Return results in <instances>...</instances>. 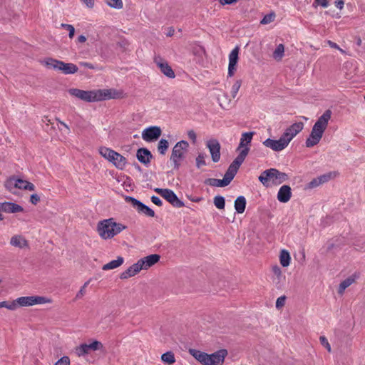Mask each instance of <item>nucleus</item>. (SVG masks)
Masks as SVG:
<instances>
[{
    "mask_svg": "<svg viewBox=\"0 0 365 365\" xmlns=\"http://www.w3.org/2000/svg\"><path fill=\"white\" fill-rule=\"evenodd\" d=\"M68 93L77 99L88 103L114 99L120 97L119 92L114 89L84 91L71 88L68 90Z\"/></svg>",
    "mask_w": 365,
    "mask_h": 365,
    "instance_id": "1",
    "label": "nucleus"
},
{
    "mask_svg": "<svg viewBox=\"0 0 365 365\" xmlns=\"http://www.w3.org/2000/svg\"><path fill=\"white\" fill-rule=\"evenodd\" d=\"M331 114V110L328 109L325 110L324 113L317 119L312 128L309 137L305 141V145L307 148H312L320 142L323 134L328 126Z\"/></svg>",
    "mask_w": 365,
    "mask_h": 365,
    "instance_id": "2",
    "label": "nucleus"
},
{
    "mask_svg": "<svg viewBox=\"0 0 365 365\" xmlns=\"http://www.w3.org/2000/svg\"><path fill=\"white\" fill-rule=\"evenodd\" d=\"M160 255L157 254L150 255L140 258L136 263L130 266L128 269L120 273L121 279H128L138 274L141 270H146L153 266L160 260Z\"/></svg>",
    "mask_w": 365,
    "mask_h": 365,
    "instance_id": "3",
    "label": "nucleus"
},
{
    "mask_svg": "<svg viewBox=\"0 0 365 365\" xmlns=\"http://www.w3.org/2000/svg\"><path fill=\"white\" fill-rule=\"evenodd\" d=\"M189 354L202 365H222L227 355L226 349H220L211 354L195 349H190Z\"/></svg>",
    "mask_w": 365,
    "mask_h": 365,
    "instance_id": "4",
    "label": "nucleus"
},
{
    "mask_svg": "<svg viewBox=\"0 0 365 365\" xmlns=\"http://www.w3.org/2000/svg\"><path fill=\"white\" fill-rule=\"evenodd\" d=\"M126 228L121 223L116 222L114 219L109 218L102 220L98 224V232L100 237L104 240H108L117 235Z\"/></svg>",
    "mask_w": 365,
    "mask_h": 365,
    "instance_id": "5",
    "label": "nucleus"
},
{
    "mask_svg": "<svg viewBox=\"0 0 365 365\" xmlns=\"http://www.w3.org/2000/svg\"><path fill=\"white\" fill-rule=\"evenodd\" d=\"M254 132L243 133L240 140V144L237 148L238 155L232 163L234 165L240 168L248 155Z\"/></svg>",
    "mask_w": 365,
    "mask_h": 365,
    "instance_id": "6",
    "label": "nucleus"
},
{
    "mask_svg": "<svg viewBox=\"0 0 365 365\" xmlns=\"http://www.w3.org/2000/svg\"><path fill=\"white\" fill-rule=\"evenodd\" d=\"M100 155L111 163L116 168L123 170L127 164V160L120 153L107 147H100Z\"/></svg>",
    "mask_w": 365,
    "mask_h": 365,
    "instance_id": "7",
    "label": "nucleus"
},
{
    "mask_svg": "<svg viewBox=\"0 0 365 365\" xmlns=\"http://www.w3.org/2000/svg\"><path fill=\"white\" fill-rule=\"evenodd\" d=\"M188 147L189 144L185 140H180L173 147L170 156V161L173 162L175 168H179L180 162L185 157Z\"/></svg>",
    "mask_w": 365,
    "mask_h": 365,
    "instance_id": "8",
    "label": "nucleus"
},
{
    "mask_svg": "<svg viewBox=\"0 0 365 365\" xmlns=\"http://www.w3.org/2000/svg\"><path fill=\"white\" fill-rule=\"evenodd\" d=\"M104 346L103 344L94 339L89 340V343H83L75 348V354L78 356H84L91 353V351H102Z\"/></svg>",
    "mask_w": 365,
    "mask_h": 365,
    "instance_id": "9",
    "label": "nucleus"
},
{
    "mask_svg": "<svg viewBox=\"0 0 365 365\" xmlns=\"http://www.w3.org/2000/svg\"><path fill=\"white\" fill-rule=\"evenodd\" d=\"M239 168L234 165L231 163L225 173L223 179H214L210 178L207 180V183H208L211 186L215 187H225L228 185L230 182L233 180Z\"/></svg>",
    "mask_w": 365,
    "mask_h": 365,
    "instance_id": "10",
    "label": "nucleus"
},
{
    "mask_svg": "<svg viewBox=\"0 0 365 365\" xmlns=\"http://www.w3.org/2000/svg\"><path fill=\"white\" fill-rule=\"evenodd\" d=\"M16 302L18 308L19 307H31L36 304L51 303L52 300L50 298L41 296H28L19 297L16 299Z\"/></svg>",
    "mask_w": 365,
    "mask_h": 365,
    "instance_id": "11",
    "label": "nucleus"
},
{
    "mask_svg": "<svg viewBox=\"0 0 365 365\" xmlns=\"http://www.w3.org/2000/svg\"><path fill=\"white\" fill-rule=\"evenodd\" d=\"M154 190L174 207L180 208L184 206V203L178 199L172 190L155 188Z\"/></svg>",
    "mask_w": 365,
    "mask_h": 365,
    "instance_id": "12",
    "label": "nucleus"
},
{
    "mask_svg": "<svg viewBox=\"0 0 365 365\" xmlns=\"http://www.w3.org/2000/svg\"><path fill=\"white\" fill-rule=\"evenodd\" d=\"M304 127L302 122H297L287 128L282 135L286 141L289 144L292 139L299 134Z\"/></svg>",
    "mask_w": 365,
    "mask_h": 365,
    "instance_id": "13",
    "label": "nucleus"
},
{
    "mask_svg": "<svg viewBox=\"0 0 365 365\" xmlns=\"http://www.w3.org/2000/svg\"><path fill=\"white\" fill-rule=\"evenodd\" d=\"M262 144L275 152L282 151L289 145L282 135L278 140L267 138L263 141Z\"/></svg>",
    "mask_w": 365,
    "mask_h": 365,
    "instance_id": "14",
    "label": "nucleus"
},
{
    "mask_svg": "<svg viewBox=\"0 0 365 365\" xmlns=\"http://www.w3.org/2000/svg\"><path fill=\"white\" fill-rule=\"evenodd\" d=\"M162 130L158 126H150L144 129L142 132V138L146 142H153L159 138Z\"/></svg>",
    "mask_w": 365,
    "mask_h": 365,
    "instance_id": "15",
    "label": "nucleus"
},
{
    "mask_svg": "<svg viewBox=\"0 0 365 365\" xmlns=\"http://www.w3.org/2000/svg\"><path fill=\"white\" fill-rule=\"evenodd\" d=\"M206 146L208 148L212 160L217 163L220 159V144L217 139H210L207 141Z\"/></svg>",
    "mask_w": 365,
    "mask_h": 365,
    "instance_id": "16",
    "label": "nucleus"
},
{
    "mask_svg": "<svg viewBox=\"0 0 365 365\" xmlns=\"http://www.w3.org/2000/svg\"><path fill=\"white\" fill-rule=\"evenodd\" d=\"M267 176L269 177L272 183L275 185L282 184L288 178L286 173L274 168L268 169Z\"/></svg>",
    "mask_w": 365,
    "mask_h": 365,
    "instance_id": "17",
    "label": "nucleus"
},
{
    "mask_svg": "<svg viewBox=\"0 0 365 365\" xmlns=\"http://www.w3.org/2000/svg\"><path fill=\"white\" fill-rule=\"evenodd\" d=\"M240 48L236 46L229 54L228 76H232L237 69Z\"/></svg>",
    "mask_w": 365,
    "mask_h": 365,
    "instance_id": "18",
    "label": "nucleus"
},
{
    "mask_svg": "<svg viewBox=\"0 0 365 365\" xmlns=\"http://www.w3.org/2000/svg\"><path fill=\"white\" fill-rule=\"evenodd\" d=\"M129 200L131 202L132 206L140 213L144 214L148 217H154L155 212L147 205H144L139 200L130 197Z\"/></svg>",
    "mask_w": 365,
    "mask_h": 365,
    "instance_id": "19",
    "label": "nucleus"
},
{
    "mask_svg": "<svg viewBox=\"0 0 365 365\" xmlns=\"http://www.w3.org/2000/svg\"><path fill=\"white\" fill-rule=\"evenodd\" d=\"M154 62L165 76L170 78H175V73L166 61L160 57H156L155 58Z\"/></svg>",
    "mask_w": 365,
    "mask_h": 365,
    "instance_id": "20",
    "label": "nucleus"
},
{
    "mask_svg": "<svg viewBox=\"0 0 365 365\" xmlns=\"http://www.w3.org/2000/svg\"><path fill=\"white\" fill-rule=\"evenodd\" d=\"M272 279L274 284L281 286L285 282L286 277L282 272V269L277 264L272 267Z\"/></svg>",
    "mask_w": 365,
    "mask_h": 365,
    "instance_id": "21",
    "label": "nucleus"
},
{
    "mask_svg": "<svg viewBox=\"0 0 365 365\" xmlns=\"http://www.w3.org/2000/svg\"><path fill=\"white\" fill-rule=\"evenodd\" d=\"M10 245L19 249L29 248V242L26 238L21 235H15L10 239Z\"/></svg>",
    "mask_w": 365,
    "mask_h": 365,
    "instance_id": "22",
    "label": "nucleus"
},
{
    "mask_svg": "<svg viewBox=\"0 0 365 365\" xmlns=\"http://www.w3.org/2000/svg\"><path fill=\"white\" fill-rule=\"evenodd\" d=\"M291 197H292L291 187L287 185H282L278 191L277 200L280 202L286 203L290 200Z\"/></svg>",
    "mask_w": 365,
    "mask_h": 365,
    "instance_id": "23",
    "label": "nucleus"
},
{
    "mask_svg": "<svg viewBox=\"0 0 365 365\" xmlns=\"http://www.w3.org/2000/svg\"><path fill=\"white\" fill-rule=\"evenodd\" d=\"M40 63L43 66L48 69H53L56 71H60L61 61H58L52 58H46L40 61Z\"/></svg>",
    "mask_w": 365,
    "mask_h": 365,
    "instance_id": "24",
    "label": "nucleus"
},
{
    "mask_svg": "<svg viewBox=\"0 0 365 365\" xmlns=\"http://www.w3.org/2000/svg\"><path fill=\"white\" fill-rule=\"evenodd\" d=\"M1 210L8 213H16L23 211V207L16 203L6 202L1 205Z\"/></svg>",
    "mask_w": 365,
    "mask_h": 365,
    "instance_id": "25",
    "label": "nucleus"
},
{
    "mask_svg": "<svg viewBox=\"0 0 365 365\" xmlns=\"http://www.w3.org/2000/svg\"><path fill=\"white\" fill-rule=\"evenodd\" d=\"M136 157L140 163L143 164H148L150 161L152 155L148 149L140 148L137 151Z\"/></svg>",
    "mask_w": 365,
    "mask_h": 365,
    "instance_id": "26",
    "label": "nucleus"
},
{
    "mask_svg": "<svg viewBox=\"0 0 365 365\" xmlns=\"http://www.w3.org/2000/svg\"><path fill=\"white\" fill-rule=\"evenodd\" d=\"M14 185L16 187L19 189L34 190L35 189V186L31 182L24 180L22 179H14Z\"/></svg>",
    "mask_w": 365,
    "mask_h": 365,
    "instance_id": "27",
    "label": "nucleus"
},
{
    "mask_svg": "<svg viewBox=\"0 0 365 365\" xmlns=\"http://www.w3.org/2000/svg\"><path fill=\"white\" fill-rule=\"evenodd\" d=\"M123 262H124L123 257H118L116 259L112 260L110 262L105 264L103 266L102 269L105 270V271L113 269L118 268L120 266H121L123 264Z\"/></svg>",
    "mask_w": 365,
    "mask_h": 365,
    "instance_id": "28",
    "label": "nucleus"
},
{
    "mask_svg": "<svg viewBox=\"0 0 365 365\" xmlns=\"http://www.w3.org/2000/svg\"><path fill=\"white\" fill-rule=\"evenodd\" d=\"M60 71L64 74H73L78 71V67L73 63L61 61Z\"/></svg>",
    "mask_w": 365,
    "mask_h": 365,
    "instance_id": "29",
    "label": "nucleus"
},
{
    "mask_svg": "<svg viewBox=\"0 0 365 365\" xmlns=\"http://www.w3.org/2000/svg\"><path fill=\"white\" fill-rule=\"evenodd\" d=\"M246 207V199L243 196H239L235 201V208L238 213H243Z\"/></svg>",
    "mask_w": 365,
    "mask_h": 365,
    "instance_id": "30",
    "label": "nucleus"
},
{
    "mask_svg": "<svg viewBox=\"0 0 365 365\" xmlns=\"http://www.w3.org/2000/svg\"><path fill=\"white\" fill-rule=\"evenodd\" d=\"M279 262L282 267H287L290 264L291 257L289 252L286 250H282L279 254Z\"/></svg>",
    "mask_w": 365,
    "mask_h": 365,
    "instance_id": "31",
    "label": "nucleus"
},
{
    "mask_svg": "<svg viewBox=\"0 0 365 365\" xmlns=\"http://www.w3.org/2000/svg\"><path fill=\"white\" fill-rule=\"evenodd\" d=\"M284 55V46L282 43L277 45L272 53V57L277 61H280Z\"/></svg>",
    "mask_w": 365,
    "mask_h": 365,
    "instance_id": "32",
    "label": "nucleus"
},
{
    "mask_svg": "<svg viewBox=\"0 0 365 365\" xmlns=\"http://www.w3.org/2000/svg\"><path fill=\"white\" fill-rule=\"evenodd\" d=\"M161 360L168 365H171L175 362V355L172 351H167L162 354Z\"/></svg>",
    "mask_w": 365,
    "mask_h": 365,
    "instance_id": "33",
    "label": "nucleus"
},
{
    "mask_svg": "<svg viewBox=\"0 0 365 365\" xmlns=\"http://www.w3.org/2000/svg\"><path fill=\"white\" fill-rule=\"evenodd\" d=\"M207 155L205 152H200L195 158V165L197 168H200L206 165L205 159Z\"/></svg>",
    "mask_w": 365,
    "mask_h": 365,
    "instance_id": "34",
    "label": "nucleus"
},
{
    "mask_svg": "<svg viewBox=\"0 0 365 365\" xmlns=\"http://www.w3.org/2000/svg\"><path fill=\"white\" fill-rule=\"evenodd\" d=\"M354 282V279L353 278H347L343 282H341L339 287V293L343 294L344 290L349 287L353 282Z\"/></svg>",
    "mask_w": 365,
    "mask_h": 365,
    "instance_id": "35",
    "label": "nucleus"
},
{
    "mask_svg": "<svg viewBox=\"0 0 365 365\" xmlns=\"http://www.w3.org/2000/svg\"><path fill=\"white\" fill-rule=\"evenodd\" d=\"M169 146V143L165 139H161L158 145V150L161 155H165Z\"/></svg>",
    "mask_w": 365,
    "mask_h": 365,
    "instance_id": "36",
    "label": "nucleus"
},
{
    "mask_svg": "<svg viewBox=\"0 0 365 365\" xmlns=\"http://www.w3.org/2000/svg\"><path fill=\"white\" fill-rule=\"evenodd\" d=\"M0 308H6L9 310H16L17 309V303L16 300L12 302L3 301L0 302Z\"/></svg>",
    "mask_w": 365,
    "mask_h": 365,
    "instance_id": "37",
    "label": "nucleus"
},
{
    "mask_svg": "<svg viewBox=\"0 0 365 365\" xmlns=\"http://www.w3.org/2000/svg\"><path fill=\"white\" fill-rule=\"evenodd\" d=\"M242 82L240 80L236 81L231 88V96L233 98L237 96V94L241 87Z\"/></svg>",
    "mask_w": 365,
    "mask_h": 365,
    "instance_id": "38",
    "label": "nucleus"
},
{
    "mask_svg": "<svg viewBox=\"0 0 365 365\" xmlns=\"http://www.w3.org/2000/svg\"><path fill=\"white\" fill-rule=\"evenodd\" d=\"M214 205L218 209H223L225 205V198L222 196H215L214 197Z\"/></svg>",
    "mask_w": 365,
    "mask_h": 365,
    "instance_id": "39",
    "label": "nucleus"
},
{
    "mask_svg": "<svg viewBox=\"0 0 365 365\" xmlns=\"http://www.w3.org/2000/svg\"><path fill=\"white\" fill-rule=\"evenodd\" d=\"M106 3L108 6L112 8H115L117 9H120L123 8V1L122 0H106Z\"/></svg>",
    "mask_w": 365,
    "mask_h": 365,
    "instance_id": "40",
    "label": "nucleus"
},
{
    "mask_svg": "<svg viewBox=\"0 0 365 365\" xmlns=\"http://www.w3.org/2000/svg\"><path fill=\"white\" fill-rule=\"evenodd\" d=\"M267 172H268V170H266L259 176V180L264 186H268L269 182H271L269 177L267 176Z\"/></svg>",
    "mask_w": 365,
    "mask_h": 365,
    "instance_id": "41",
    "label": "nucleus"
},
{
    "mask_svg": "<svg viewBox=\"0 0 365 365\" xmlns=\"http://www.w3.org/2000/svg\"><path fill=\"white\" fill-rule=\"evenodd\" d=\"M61 27L65 29L68 32V36L71 39L73 38L75 34V28L73 25L67 24H61Z\"/></svg>",
    "mask_w": 365,
    "mask_h": 365,
    "instance_id": "42",
    "label": "nucleus"
},
{
    "mask_svg": "<svg viewBox=\"0 0 365 365\" xmlns=\"http://www.w3.org/2000/svg\"><path fill=\"white\" fill-rule=\"evenodd\" d=\"M274 18L275 14L274 13H270L269 14L265 15L261 20L260 23L264 25L270 24L274 20Z\"/></svg>",
    "mask_w": 365,
    "mask_h": 365,
    "instance_id": "43",
    "label": "nucleus"
},
{
    "mask_svg": "<svg viewBox=\"0 0 365 365\" xmlns=\"http://www.w3.org/2000/svg\"><path fill=\"white\" fill-rule=\"evenodd\" d=\"M71 361L70 359L67 356H63L61 359H59L54 365H70Z\"/></svg>",
    "mask_w": 365,
    "mask_h": 365,
    "instance_id": "44",
    "label": "nucleus"
},
{
    "mask_svg": "<svg viewBox=\"0 0 365 365\" xmlns=\"http://www.w3.org/2000/svg\"><path fill=\"white\" fill-rule=\"evenodd\" d=\"M285 302H286L285 296H281V297H278L276 301V308L277 309H281L285 305Z\"/></svg>",
    "mask_w": 365,
    "mask_h": 365,
    "instance_id": "45",
    "label": "nucleus"
},
{
    "mask_svg": "<svg viewBox=\"0 0 365 365\" xmlns=\"http://www.w3.org/2000/svg\"><path fill=\"white\" fill-rule=\"evenodd\" d=\"M319 341H320L321 344L322 346H324L329 352H331V346H330L327 339L324 336H321L319 337Z\"/></svg>",
    "mask_w": 365,
    "mask_h": 365,
    "instance_id": "46",
    "label": "nucleus"
},
{
    "mask_svg": "<svg viewBox=\"0 0 365 365\" xmlns=\"http://www.w3.org/2000/svg\"><path fill=\"white\" fill-rule=\"evenodd\" d=\"M318 6H321L323 8H327L329 6L328 0H314L313 3V6L317 7Z\"/></svg>",
    "mask_w": 365,
    "mask_h": 365,
    "instance_id": "47",
    "label": "nucleus"
},
{
    "mask_svg": "<svg viewBox=\"0 0 365 365\" xmlns=\"http://www.w3.org/2000/svg\"><path fill=\"white\" fill-rule=\"evenodd\" d=\"M320 185L319 180L318 178H314L311 180L307 185V188L313 189Z\"/></svg>",
    "mask_w": 365,
    "mask_h": 365,
    "instance_id": "48",
    "label": "nucleus"
},
{
    "mask_svg": "<svg viewBox=\"0 0 365 365\" xmlns=\"http://www.w3.org/2000/svg\"><path fill=\"white\" fill-rule=\"evenodd\" d=\"M319 180V183L320 185L322 184H324L327 182H328L331 178V173H327V174H324V175H322L319 177H317Z\"/></svg>",
    "mask_w": 365,
    "mask_h": 365,
    "instance_id": "49",
    "label": "nucleus"
},
{
    "mask_svg": "<svg viewBox=\"0 0 365 365\" xmlns=\"http://www.w3.org/2000/svg\"><path fill=\"white\" fill-rule=\"evenodd\" d=\"M187 137L189 139H190L193 143H195L197 140V135L195 132L193 130H190L187 133Z\"/></svg>",
    "mask_w": 365,
    "mask_h": 365,
    "instance_id": "50",
    "label": "nucleus"
},
{
    "mask_svg": "<svg viewBox=\"0 0 365 365\" xmlns=\"http://www.w3.org/2000/svg\"><path fill=\"white\" fill-rule=\"evenodd\" d=\"M40 201V197L37 194H33L31 195L30 202L33 205H36Z\"/></svg>",
    "mask_w": 365,
    "mask_h": 365,
    "instance_id": "51",
    "label": "nucleus"
},
{
    "mask_svg": "<svg viewBox=\"0 0 365 365\" xmlns=\"http://www.w3.org/2000/svg\"><path fill=\"white\" fill-rule=\"evenodd\" d=\"M79 65L82 67H85L89 69H96L97 68L92 63L88 62H80Z\"/></svg>",
    "mask_w": 365,
    "mask_h": 365,
    "instance_id": "52",
    "label": "nucleus"
},
{
    "mask_svg": "<svg viewBox=\"0 0 365 365\" xmlns=\"http://www.w3.org/2000/svg\"><path fill=\"white\" fill-rule=\"evenodd\" d=\"M86 289L81 287L76 295V299H81L86 294Z\"/></svg>",
    "mask_w": 365,
    "mask_h": 365,
    "instance_id": "53",
    "label": "nucleus"
},
{
    "mask_svg": "<svg viewBox=\"0 0 365 365\" xmlns=\"http://www.w3.org/2000/svg\"><path fill=\"white\" fill-rule=\"evenodd\" d=\"M151 201L158 206H161L163 205L162 200L157 196H152Z\"/></svg>",
    "mask_w": 365,
    "mask_h": 365,
    "instance_id": "54",
    "label": "nucleus"
},
{
    "mask_svg": "<svg viewBox=\"0 0 365 365\" xmlns=\"http://www.w3.org/2000/svg\"><path fill=\"white\" fill-rule=\"evenodd\" d=\"M81 1L89 9L94 6V0H81Z\"/></svg>",
    "mask_w": 365,
    "mask_h": 365,
    "instance_id": "55",
    "label": "nucleus"
},
{
    "mask_svg": "<svg viewBox=\"0 0 365 365\" xmlns=\"http://www.w3.org/2000/svg\"><path fill=\"white\" fill-rule=\"evenodd\" d=\"M335 5L340 10H341L344 7V2L343 0H336L335 1Z\"/></svg>",
    "mask_w": 365,
    "mask_h": 365,
    "instance_id": "56",
    "label": "nucleus"
},
{
    "mask_svg": "<svg viewBox=\"0 0 365 365\" xmlns=\"http://www.w3.org/2000/svg\"><path fill=\"white\" fill-rule=\"evenodd\" d=\"M327 44L331 47V48H336V49H339V46L334 42L330 41V40H328L327 41Z\"/></svg>",
    "mask_w": 365,
    "mask_h": 365,
    "instance_id": "57",
    "label": "nucleus"
},
{
    "mask_svg": "<svg viewBox=\"0 0 365 365\" xmlns=\"http://www.w3.org/2000/svg\"><path fill=\"white\" fill-rule=\"evenodd\" d=\"M237 0H220V2L221 4H231L234 2H236Z\"/></svg>",
    "mask_w": 365,
    "mask_h": 365,
    "instance_id": "58",
    "label": "nucleus"
},
{
    "mask_svg": "<svg viewBox=\"0 0 365 365\" xmlns=\"http://www.w3.org/2000/svg\"><path fill=\"white\" fill-rule=\"evenodd\" d=\"M86 41V37L83 35H81L78 37L77 41L78 43H84Z\"/></svg>",
    "mask_w": 365,
    "mask_h": 365,
    "instance_id": "59",
    "label": "nucleus"
},
{
    "mask_svg": "<svg viewBox=\"0 0 365 365\" xmlns=\"http://www.w3.org/2000/svg\"><path fill=\"white\" fill-rule=\"evenodd\" d=\"M58 122L61 125H62L65 129L66 130V133H70V128L68 126V125L66 123H65L64 122L61 121V120H58Z\"/></svg>",
    "mask_w": 365,
    "mask_h": 365,
    "instance_id": "60",
    "label": "nucleus"
},
{
    "mask_svg": "<svg viewBox=\"0 0 365 365\" xmlns=\"http://www.w3.org/2000/svg\"><path fill=\"white\" fill-rule=\"evenodd\" d=\"M91 282V279L88 280L84 283V284L81 287L82 288L86 289V287L88 286L89 283Z\"/></svg>",
    "mask_w": 365,
    "mask_h": 365,
    "instance_id": "61",
    "label": "nucleus"
},
{
    "mask_svg": "<svg viewBox=\"0 0 365 365\" xmlns=\"http://www.w3.org/2000/svg\"><path fill=\"white\" fill-rule=\"evenodd\" d=\"M200 200H201V198H195V199H192V200L193 202H200Z\"/></svg>",
    "mask_w": 365,
    "mask_h": 365,
    "instance_id": "62",
    "label": "nucleus"
},
{
    "mask_svg": "<svg viewBox=\"0 0 365 365\" xmlns=\"http://www.w3.org/2000/svg\"><path fill=\"white\" fill-rule=\"evenodd\" d=\"M341 53H344L345 51L339 47V49H338Z\"/></svg>",
    "mask_w": 365,
    "mask_h": 365,
    "instance_id": "63",
    "label": "nucleus"
},
{
    "mask_svg": "<svg viewBox=\"0 0 365 365\" xmlns=\"http://www.w3.org/2000/svg\"><path fill=\"white\" fill-rule=\"evenodd\" d=\"M173 32H174L173 30L172 31H169V34L168 35L170 36L173 34Z\"/></svg>",
    "mask_w": 365,
    "mask_h": 365,
    "instance_id": "64",
    "label": "nucleus"
}]
</instances>
